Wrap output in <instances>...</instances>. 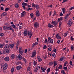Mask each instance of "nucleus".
Masks as SVG:
<instances>
[{
  "instance_id": "obj_1",
  "label": "nucleus",
  "mask_w": 74,
  "mask_h": 74,
  "mask_svg": "<svg viewBox=\"0 0 74 74\" xmlns=\"http://www.w3.org/2000/svg\"><path fill=\"white\" fill-rule=\"evenodd\" d=\"M51 39V37H49L48 38L47 42L50 44H52V43H53V39Z\"/></svg>"
},
{
  "instance_id": "obj_2",
  "label": "nucleus",
  "mask_w": 74,
  "mask_h": 74,
  "mask_svg": "<svg viewBox=\"0 0 74 74\" xmlns=\"http://www.w3.org/2000/svg\"><path fill=\"white\" fill-rule=\"evenodd\" d=\"M34 27L36 28L38 27H39V24L37 22H35L34 23Z\"/></svg>"
},
{
  "instance_id": "obj_3",
  "label": "nucleus",
  "mask_w": 74,
  "mask_h": 74,
  "mask_svg": "<svg viewBox=\"0 0 74 74\" xmlns=\"http://www.w3.org/2000/svg\"><path fill=\"white\" fill-rule=\"evenodd\" d=\"M68 24L69 26H71L73 24V21L72 20H69V22L68 23Z\"/></svg>"
},
{
  "instance_id": "obj_4",
  "label": "nucleus",
  "mask_w": 74,
  "mask_h": 74,
  "mask_svg": "<svg viewBox=\"0 0 74 74\" xmlns=\"http://www.w3.org/2000/svg\"><path fill=\"white\" fill-rule=\"evenodd\" d=\"M8 48H9V45L8 44H6L5 45L4 49V50H7Z\"/></svg>"
},
{
  "instance_id": "obj_5",
  "label": "nucleus",
  "mask_w": 74,
  "mask_h": 74,
  "mask_svg": "<svg viewBox=\"0 0 74 74\" xmlns=\"http://www.w3.org/2000/svg\"><path fill=\"white\" fill-rule=\"evenodd\" d=\"M3 70H6L7 69V64H5L3 65Z\"/></svg>"
},
{
  "instance_id": "obj_6",
  "label": "nucleus",
  "mask_w": 74,
  "mask_h": 74,
  "mask_svg": "<svg viewBox=\"0 0 74 74\" xmlns=\"http://www.w3.org/2000/svg\"><path fill=\"white\" fill-rule=\"evenodd\" d=\"M36 51H34L32 53V56H31V57L33 58L34 57V56L36 55Z\"/></svg>"
},
{
  "instance_id": "obj_7",
  "label": "nucleus",
  "mask_w": 74,
  "mask_h": 74,
  "mask_svg": "<svg viewBox=\"0 0 74 74\" xmlns=\"http://www.w3.org/2000/svg\"><path fill=\"white\" fill-rule=\"evenodd\" d=\"M21 17H23L26 15V12L25 11H23L21 13Z\"/></svg>"
},
{
  "instance_id": "obj_8",
  "label": "nucleus",
  "mask_w": 74,
  "mask_h": 74,
  "mask_svg": "<svg viewBox=\"0 0 74 74\" xmlns=\"http://www.w3.org/2000/svg\"><path fill=\"white\" fill-rule=\"evenodd\" d=\"M53 64H54V67H56V66H57L58 65V62L54 60L53 61Z\"/></svg>"
},
{
  "instance_id": "obj_9",
  "label": "nucleus",
  "mask_w": 74,
  "mask_h": 74,
  "mask_svg": "<svg viewBox=\"0 0 74 74\" xmlns=\"http://www.w3.org/2000/svg\"><path fill=\"white\" fill-rule=\"evenodd\" d=\"M4 60L5 61H6V62H8V61L10 60V58L8 57H5L4 58Z\"/></svg>"
},
{
  "instance_id": "obj_10",
  "label": "nucleus",
  "mask_w": 74,
  "mask_h": 74,
  "mask_svg": "<svg viewBox=\"0 0 74 74\" xmlns=\"http://www.w3.org/2000/svg\"><path fill=\"white\" fill-rule=\"evenodd\" d=\"M40 15V13L39 12V10H37L36 12V16L38 17Z\"/></svg>"
},
{
  "instance_id": "obj_11",
  "label": "nucleus",
  "mask_w": 74,
  "mask_h": 74,
  "mask_svg": "<svg viewBox=\"0 0 74 74\" xmlns=\"http://www.w3.org/2000/svg\"><path fill=\"white\" fill-rule=\"evenodd\" d=\"M22 5H23V8H24V10H25V8L26 7L25 6H26L27 5V3H25L24 2H23L22 3Z\"/></svg>"
},
{
  "instance_id": "obj_12",
  "label": "nucleus",
  "mask_w": 74,
  "mask_h": 74,
  "mask_svg": "<svg viewBox=\"0 0 74 74\" xmlns=\"http://www.w3.org/2000/svg\"><path fill=\"white\" fill-rule=\"evenodd\" d=\"M52 23L53 25H54V26H56L58 25V23L54 21H52Z\"/></svg>"
},
{
  "instance_id": "obj_13",
  "label": "nucleus",
  "mask_w": 74,
  "mask_h": 74,
  "mask_svg": "<svg viewBox=\"0 0 74 74\" xmlns=\"http://www.w3.org/2000/svg\"><path fill=\"white\" fill-rule=\"evenodd\" d=\"M37 59H38V61L39 62H40L42 61V59L40 58V57L39 56H37Z\"/></svg>"
},
{
  "instance_id": "obj_14",
  "label": "nucleus",
  "mask_w": 74,
  "mask_h": 74,
  "mask_svg": "<svg viewBox=\"0 0 74 74\" xmlns=\"http://www.w3.org/2000/svg\"><path fill=\"white\" fill-rule=\"evenodd\" d=\"M11 26H12V27L14 28V29L15 30H16V29H18V27H16V26L14 24H12Z\"/></svg>"
},
{
  "instance_id": "obj_15",
  "label": "nucleus",
  "mask_w": 74,
  "mask_h": 74,
  "mask_svg": "<svg viewBox=\"0 0 74 74\" xmlns=\"http://www.w3.org/2000/svg\"><path fill=\"white\" fill-rule=\"evenodd\" d=\"M3 30H8V27L7 26H5L3 27Z\"/></svg>"
},
{
  "instance_id": "obj_16",
  "label": "nucleus",
  "mask_w": 74,
  "mask_h": 74,
  "mask_svg": "<svg viewBox=\"0 0 74 74\" xmlns=\"http://www.w3.org/2000/svg\"><path fill=\"white\" fill-rule=\"evenodd\" d=\"M7 15V13L6 12H4L1 14V16H4Z\"/></svg>"
},
{
  "instance_id": "obj_17",
  "label": "nucleus",
  "mask_w": 74,
  "mask_h": 74,
  "mask_svg": "<svg viewBox=\"0 0 74 74\" xmlns=\"http://www.w3.org/2000/svg\"><path fill=\"white\" fill-rule=\"evenodd\" d=\"M23 34L24 36H27V31H26V29L24 30L23 32Z\"/></svg>"
},
{
  "instance_id": "obj_18",
  "label": "nucleus",
  "mask_w": 74,
  "mask_h": 74,
  "mask_svg": "<svg viewBox=\"0 0 74 74\" xmlns=\"http://www.w3.org/2000/svg\"><path fill=\"white\" fill-rule=\"evenodd\" d=\"M63 18L62 17H61L60 18H59L58 19V22L62 21H63Z\"/></svg>"
},
{
  "instance_id": "obj_19",
  "label": "nucleus",
  "mask_w": 74,
  "mask_h": 74,
  "mask_svg": "<svg viewBox=\"0 0 74 74\" xmlns=\"http://www.w3.org/2000/svg\"><path fill=\"white\" fill-rule=\"evenodd\" d=\"M48 27H50V28L53 27V25H52V24L50 23H49L48 24Z\"/></svg>"
},
{
  "instance_id": "obj_20",
  "label": "nucleus",
  "mask_w": 74,
  "mask_h": 74,
  "mask_svg": "<svg viewBox=\"0 0 74 74\" xmlns=\"http://www.w3.org/2000/svg\"><path fill=\"white\" fill-rule=\"evenodd\" d=\"M56 38L59 40H60V39H61V37L60 36L58 35V34L56 35Z\"/></svg>"
},
{
  "instance_id": "obj_21",
  "label": "nucleus",
  "mask_w": 74,
  "mask_h": 74,
  "mask_svg": "<svg viewBox=\"0 0 74 74\" xmlns=\"http://www.w3.org/2000/svg\"><path fill=\"white\" fill-rule=\"evenodd\" d=\"M22 67H21V66H18L16 67V69L17 70H20L21 69Z\"/></svg>"
},
{
  "instance_id": "obj_22",
  "label": "nucleus",
  "mask_w": 74,
  "mask_h": 74,
  "mask_svg": "<svg viewBox=\"0 0 74 74\" xmlns=\"http://www.w3.org/2000/svg\"><path fill=\"white\" fill-rule=\"evenodd\" d=\"M15 58V56L14 54H12L11 56V59H13Z\"/></svg>"
},
{
  "instance_id": "obj_23",
  "label": "nucleus",
  "mask_w": 74,
  "mask_h": 74,
  "mask_svg": "<svg viewBox=\"0 0 74 74\" xmlns=\"http://www.w3.org/2000/svg\"><path fill=\"white\" fill-rule=\"evenodd\" d=\"M70 15V14H67L65 16V19L68 20L69 19V16Z\"/></svg>"
},
{
  "instance_id": "obj_24",
  "label": "nucleus",
  "mask_w": 74,
  "mask_h": 74,
  "mask_svg": "<svg viewBox=\"0 0 74 74\" xmlns=\"http://www.w3.org/2000/svg\"><path fill=\"white\" fill-rule=\"evenodd\" d=\"M23 64V63L21 62V61H19L17 62L16 64H17V65H18V64H21L22 65Z\"/></svg>"
},
{
  "instance_id": "obj_25",
  "label": "nucleus",
  "mask_w": 74,
  "mask_h": 74,
  "mask_svg": "<svg viewBox=\"0 0 74 74\" xmlns=\"http://www.w3.org/2000/svg\"><path fill=\"white\" fill-rule=\"evenodd\" d=\"M18 59H19V60H22V59L23 58L22 57V56H21V55L19 54L18 55Z\"/></svg>"
},
{
  "instance_id": "obj_26",
  "label": "nucleus",
  "mask_w": 74,
  "mask_h": 74,
  "mask_svg": "<svg viewBox=\"0 0 74 74\" xmlns=\"http://www.w3.org/2000/svg\"><path fill=\"white\" fill-rule=\"evenodd\" d=\"M9 47L10 48H11L12 49L14 47V45L12 44H10Z\"/></svg>"
},
{
  "instance_id": "obj_27",
  "label": "nucleus",
  "mask_w": 74,
  "mask_h": 74,
  "mask_svg": "<svg viewBox=\"0 0 74 74\" xmlns=\"http://www.w3.org/2000/svg\"><path fill=\"white\" fill-rule=\"evenodd\" d=\"M46 68H42L41 67V70H42V71H43V72H45V70L46 69Z\"/></svg>"
},
{
  "instance_id": "obj_28",
  "label": "nucleus",
  "mask_w": 74,
  "mask_h": 74,
  "mask_svg": "<svg viewBox=\"0 0 74 74\" xmlns=\"http://www.w3.org/2000/svg\"><path fill=\"white\" fill-rule=\"evenodd\" d=\"M53 64V62L51 61L49 63V65L50 66H52Z\"/></svg>"
},
{
  "instance_id": "obj_29",
  "label": "nucleus",
  "mask_w": 74,
  "mask_h": 74,
  "mask_svg": "<svg viewBox=\"0 0 74 74\" xmlns=\"http://www.w3.org/2000/svg\"><path fill=\"white\" fill-rule=\"evenodd\" d=\"M20 42H21L19 40H18L16 43V46H19Z\"/></svg>"
},
{
  "instance_id": "obj_30",
  "label": "nucleus",
  "mask_w": 74,
  "mask_h": 74,
  "mask_svg": "<svg viewBox=\"0 0 74 74\" xmlns=\"http://www.w3.org/2000/svg\"><path fill=\"white\" fill-rule=\"evenodd\" d=\"M27 36H30L31 34H32L31 33V32H29V31H28L27 32Z\"/></svg>"
},
{
  "instance_id": "obj_31",
  "label": "nucleus",
  "mask_w": 74,
  "mask_h": 74,
  "mask_svg": "<svg viewBox=\"0 0 74 74\" xmlns=\"http://www.w3.org/2000/svg\"><path fill=\"white\" fill-rule=\"evenodd\" d=\"M12 27L11 26H10L8 27V30H12Z\"/></svg>"
},
{
  "instance_id": "obj_32",
  "label": "nucleus",
  "mask_w": 74,
  "mask_h": 74,
  "mask_svg": "<svg viewBox=\"0 0 74 74\" xmlns=\"http://www.w3.org/2000/svg\"><path fill=\"white\" fill-rule=\"evenodd\" d=\"M50 70H51V69H50V68H49L48 69H47V73H49V72L51 71Z\"/></svg>"
},
{
  "instance_id": "obj_33",
  "label": "nucleus",
  "mask_w": 74,
  "mask_h": 74,
  "mask_svg": "<svg viewBox=\"0 0 74 74\" xmlns=\"http://www.w3.org/2000/svg\"><path fill=\"white\" fill-rule=\"evenodd\" d=\"M15 7L16 8H18L19 7V4L18 3H16L15 5Z\"/></svg>"
},
{
  "instance_id": "obj_34",
  "label": "nucleus",
  "mask_w": 74,
  "mask_h": 74,
  "mask_svg": "<svg viewBox=\"0 0 74 74\" xmlns=\"http://www.w3.org/2000/svg\"><path fill=\"white\" fill-rule=\"evenodd\" d=\"M65 58L64 57H62V58H60V62H61V61H62V60H64V59Z\"/></svg>"
},
{
  "instance_id": "obj_35",
  "label": "nucleus",
  "mask_w": 74,
  "mask_h": 74,
  "mask_svg": "<svg viewBox=\"0 0 74 74\" xmlns=\"http://www.w3.org/2000/svg\"><path fill=\"white\" fill-rule=\"evenodd\" d=\"M66 9L65 8H62V10L63 12V13H65V12H66Z\"/></svg>"
},
{
  "instance_id": "obj_36",
  "label": "nucleus",
  "mask_w": 74,
  "mask_h": 74,
  "mask_svg": "<svg viewBox=\"0 0 74 74\" xmlns=\"http://www.w3.org/2000/svg\"><path fill=\"white\" fill-rule=\"evenodd\" d=\"M39 7H40V6L38 5H36L35 6V7H36V9L38 10L39 8Z\"/></svg>"
},
{
  "instance_id": "obj_37",
  "label": "nucleus",
  "mask_w": 74,
  "mask_h": 74,
  "mask_svg": "<svg viewBox=\"0 0 74 74\" xmlns=\"http://www.w3.org/2000/svg\"><path fill=\"white\" fill-rule=\"evenodd\" d=\"M68 63V62H67V61H66V62L64 63V66H66V65Z\"/></svg>"
},
{
  "instance_id": "obj_38",
  "label": "nucleus",
  "mask_w": 74,
  "mask_h": 74,
  "mask_svg": "<svg viewBox=\"0 0 74 74\" xmlns=\"http://www.w3.org/2000/svg\"><path fill=\"white\" fill-rule=\"evenodd\" d=\"M23 51H19V53L20 54H21V55H22V53H23Z\"/></svg>"
},
{
  "instance_id": "obj_39",
  "label": "nucleus",
  "mask_w": 74,
  "mask_h": 74,
  "mask_svg": "<svg viewBox=\"0 0 74 74\" xmlns=\"http://www.w3.org/2000/svg\"><path fill=\"white\" fill-rule=\"evenodd\" d=\"M22 59L23 60H24V62H25V63H26L27 61L25 58H24L23 57Z\"/></svg>"
},
{
  "instance_id": "obj_40",
  "label": "nucleus",
  "mask_w": 74,
  "mask_h": 74,
  "mask_svg": "<svg viewBox=\"0 0 74 74\" xmlns=\"http://www.w3.org/2000/svg\"><path fill=\"white\" fill-rule=\"evenodd\" d=\"M27 70L28 71H30L31 70V69H30V66H28V68L27 69Z\"/></svg>"
},
{
  "instance_id": "obj_41",
  "label": "nucleus",
  "mask_w": 74,
  "mask_h": 74,
  "mask_svg": "<svg viewBox=\"0 0 74 74\" xmlns=\"http://www.w3.org/2000/svg\"><path fill=\"white\" fill-rule=\"evenodd\" d=\"M36 68L38 70V69H40L41 68V66H37L36 67Z\"/></svg>"
},
{
  "instance_id": "obj_42",
  "label": "nucleus",
  "mask_w": 74,
  "mask_h": 74,
  "mask_svg": "<svg viewBox=\"0 0 74 74\" xmlns=\"http://www.w3.org/2000/svg\"><path fill=\"white\" fill-rule=\"evenodd\" d=\"M61 73L63 74H66V73L64 72V70H62L61 71Z\"/></svg>"
},
{
  "instance_id": "obj_43",
  "label": "nucleus",
  "mask_w": 74,
  "mask_h": 74,
  "mask_svg": "<svg viewBox=\"0 0 74 74\" xmlns=\"http://www.w3.org/2000/svg\"><path fill=\"white\" fill-rule=\"evenodd\" d=\"M4 36V34L3 33H1L0 34V36H1V37H3Z\"/></svg>"
},
{
  "instance_id": "obj_44",
  "label": "nucleus",
  "mask_w": 74,
  "mask_h": 74,
  "mask_svg": "<svg viewBox=\"0 0 74 74\" xmlns=\"http://www.w3.org/2000/svg\"><path fill=\"white\" fill-rule=\"evenodd\" d=\"M9 10V8H6L5 9V12H6V11H8Z\"/></svg>"
},
{
  "instance_id": "obj_45",
  "label": "nucleus",
  "mask_w": 74,
  "mask_h": 74,
  "mask_svg": "<svg viewBox=\"0 0 74 74\" xmlns=\"http://www.w3.org/2000/svg\"><path fill=\"white\" fill-rule=\"evenodd\" d=\"M62 65H60L58 67V69H62Z\"/></svg>"
},
{
  "instance_id": "obj_46",
  "label": "nucleus",
  "mask_w": 74,
  "mask_h": 74,
  "mask_svg": "<svg viewBox=\"0 0 74 74\" xmlns=\"http://www.w3.org/2000/svg\"><path fill=\"white\" fill-rule=\"evenodd\" d=\"M34 66H36V65H37V62L36 61H34Z\"/></svg>"
},
{
  "instance_id": "obj_47",
  "label": "nucleus",
  "mask_w": 74,
  "mask_h": 74,
  "mask_svg": "<svg viewBox=\"0 0 74 74\" xmlns=\"http://www.w3.org/2000/svg\"><path fill=\"white\" fill-rule=\"evenodd\" d=\"M36 45V44H35V43H34L32 44V48H34V47H35Z\"/></svg>"
},
{
  "instance_id": "obj_48",
  "label": "nucleus",
  "mask_w": 74,
  "mask_h": 74,
  "mask_svg": "<svg viewBox=\"0 0 74 74\" xmlns=\"http://www.w3.org/2000/svg\"><path fill=\"white\" fill-rule=\"evenodd\" d=\"M30 16H31V18H33V13H31L30 14Z\"/></svg>"
},
{
  "instance_id": "obj_49",
  "label": "nucleus",
  "mask_w": 74,
  "mask_h": 74,
  "mask_svg": "<svg viewBox=\"0 0 74 74\" xmlns=\"http://www.w3.org/2000/svg\"><path fill=\"white\" fill-rule=\"evenodd\" d=\"M3 45L2 44H0V48H3Z\"/></svg>"
},
{
  "instance_id": "obj_50",
  "label": "nucleus",
  "mask_w": 74,
  "mask_h": 74,
  "mask_svg": "<svg viewBox=\"0 0 74 74\" xmlns=\"http://www.w3.org/2000/svg\"><path fill=\"white\" fill-rule=\"evenodd\" d=\"M73 9H74V7H71V8H69V10L71 11V10H72Z\"/></svg>"
},
{
  "instance_id": "obj_51",
  "label": "nucleus",
  "mask_w": 74,
  "mask_h": 74,
  "mask_svg": "<svg viewBox=\"0 0 74 74\" xmlns=\"http://www.w3.org/2000/svg\"><path fill=\"white\" fill-rule=\"evenodd\" d=\"M14 71V69L12 68L11 69V71L12 73H13Z\"/></svg>"
},
{
  "instance_id": "obj_52",
  "label": "nucleus",
  "mask_w": 74,
  "mask_h": 74,
  "mask_svg": "<svg viewBox=\"0 0 74 74\" xmlns=\"http://www.w3.org/2000/svg\"><path fill=\"white\" fill-rule=\"evenodd\" d=\"M63 69L65 71H67V67H64Z\"/></svg>"
},
{
  "instance_id": "obj_53",
  "label": "nucleus",
  "mask_w": 74,
  "mask_h": 74,
  "mask_svg": "<svg viewBox=\"0 0 74 74\" xmlns=\"http://www.w3.org/2000/svg\"><path fill=\"white\" fill-rule=\"evenodd\" d=\"M43 49H46L47 48V45H44V47H43Z\"/></svg>"
},
{
  "instance_id": "obj_54",
  "label": "nucleus",
  "mask_w": 74,
  "mask_h": 74,
  "mask_svg": "<svg viewBox=\"0 0 74 74\" xmlns=\"http://www.w3.org/2000/svg\"><path fill=\"white\" fill-rule=\"evenodd\" d=\"M22 47H20L18 49V50L19 51H21V50H22Z\"/></svg>"
},
{
  "instance_id": "obj_55",
  "label": "nucleus",
  "mask_w": 74,
  "mask_h": 74,
  "mask_svg": "<svg viewBox=\"0 0 74 74\" xmlns=\"http://www.w3.org/2000/svg\"><path fill=\"white\" fill-rule=\"evenodd\" d=\"M38 70V69H37L36 68V69H35L34 70V72H35V73H36V72H37V70Z\"/></svg>"
},
{
  "instance_id": "obj_56",
  "label": "nucleus",
  "mask_w": 74,
  "mask_h": 74,
  "mask_svg": "<svg viewBox=\"0 0 74 74\" xmlns=\"http://www.w3.org/2000/svg\"><path fill=\"white\" fill-rule=\"evenodd\" d=\"M68 1V0H64L62 2V3H64V2H66V1Z\"/></svg>"
},
{
  "instance_id": "obj_57",
  "label": "nucleus",
  "mask_w": 74,
  "mask_h": 74,
  "mask_svg": "<svg viewBox=\"0 0 74 74\" xmlns=\"http://www.w3.org/2000/svg\"><path fill=\"white\" fill-rule=\"evenodd\" d=\"M32 7H34H34H35V5L34 4V3H32Z\"/></svg>"
},
{
  "instance_id": "obj_58",
  "label": "nucleus",
  "mask_w": 74,
  "mask_h": 74,
  "mask_svg": "<svg viewBox=\"0 0 74 74\" xmlns=\"http://www.w3.org/2000/svg\"><path fill=\"white\" fill-rule=\"evenodd\" d=\"M72 63H73V61H71L70 62V64H71V65H73Z\"/></svg>"
},
{
  "instance_id": "obj_59",
  "label": "nucleus",
  "mask_w": 74,
  "mask_h": 74,
  "mask_svg": "<svg viewBox=\"0 0 74 74\" xmlns=\"http://www.w3.org/2000/svg\"><path fill=\"white\" fill-rule=\"evenodd\" d=\"M59 26H62V22H60L59 23Z\"/></svg>"
},
{
  "instance_id": "obj_60",
  "label": "nucleus",
  "mask_w": 74,
  "mask_h": 74,
  "mask_svg": "<svg viewBox=\"0 0 74 74\" xmlns=\"http://www.w3.org/2000/svg\"><path fill=\"white\" fill-rule=\"evenodd\" d=\"M57 42L58 44H60V40L57 41Z\"/></svg>"
},
{
  "instance_id": "obj_61",
  "label": "nucleus",
  "mask_w": 74,
  "mask_h": 74,
  "mask_svg": "<svg viewBox=\"0 0 74 74\" xmlns=\"http://www.w3.org/2000/svg\"><path fill=\"white\" fill-rule=\"evenodd\" d=\"M67 34L65 33L64 34V37H66V36H67Z\"/></svg>"
},
{
  "instance_id": "obj_62",
  "label": "nucleus",
  "mask_w": 74,
  "mask_h": 74,
  "mask_svg": "<svg viewBox=\"0 0 74 74\" xmlns=\"http://www.w3.org/2000/svg\"><path fill=\"white\" fill-rule=\"evenodd\" d=\"M52 56H53V58H55L56 56L55 54L54 53L53 54Z\"/></svg>"
},
{
  "instance_id": "obj_63",
  "label": "nucleus",
  "mask_w": 74,
  "mask_h": 74,
  "mask_svg": "<svg viewBox=\"0 0 74 74\" xmlns=\"http://www.w3.org/2000/svg\"><path fill=\"white\" fill-rule=\"evenodd\" d=\"M56 14V12L55 11H54V14H53V16L55 15Z\"/></svg>"
},
{
  "instance_id": "obj_64",
  "label": "nucleus",
  "mask_w": 74,
  "mask_h": 74,
  "mask_svg": "<svg viewBox=\"0 0 74 74\" xmlns=\"http://www.w3.org/2000/svg\"><path fill=\"white\" fill-rule=\"evenodd\" d=\"M32 8H29L27 9V11H29V10H32Z\"/></svg>"
}]
</instances>
